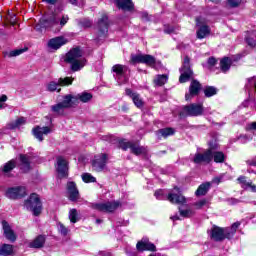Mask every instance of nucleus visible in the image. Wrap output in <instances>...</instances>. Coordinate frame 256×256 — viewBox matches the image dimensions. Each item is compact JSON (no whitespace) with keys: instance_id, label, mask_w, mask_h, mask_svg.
<instances>
[{"instance_id":"052dcab7","label":"nucleus","mask_w":256,"mask_h":256,"mask_svg":"<svg viewBox=\"0 0 256 256\" xmlns=\"http://www.w3.org/2000/svg\"><path fill=\"white\" fill-rule=\"evenodd\" d=\"M171 221H179V215L178 214H175L174 216H171L170 217Z\"/></svg>"},{"instance_id":"4468645a","label":"nucleus","mask_w":256,"mask_h":256,"mask_svg":"<svg viewBox=\"0 0 256 256\" xmlns=\"http://www.w3.org/2000/svg\"><path fill=\"white\" fill-rule=\"evenodd\" d=\"M105 165H107V154H98L94 157L92 161V167L94 171L98 173L105 169Z\"/></svg>"},{"instance_id":"4be33fe9","label":"nucleus","mask_w":256,"mask_h":256,"mask_svg":"<svg viewBox=\"0 0 256 256\" xmlns=\"http://www.w3.org/2000/svg\"><path fill=\"white\" fill-rule=\"evenodd\" d=\"M126 95L132 99L135 107L138 109H143L145 106V102L143 101V98H141V95L137 92H132L131 89H126Z\"/></svg>"},{"instance_id":"bf43d9fd","label":"nucleus","mask_w":256,"mask_h":256,"mask_svg":"<svg viewBox=\"0 0 256 256\" xmlns=\"http://www.w3.org/2000/svg\"><path fill=\"white\" fill-rule=\"evenodd\" d=\"M9 21H10V23H11L12 25H16V23H17V17H16L15 15H12V16L10 17Z\"/></svg>"},{"instance_id":"9b49d317","label":"nucleus","mask_w":256,"mask_h":256,"mask_svg":"<svg viewBox=\"0 0 256 256\" xmlns=\"http://www.w3.org/2000/svg\"><path fill=\"white\" fill-rule=\"evenodd\" d=\"M121 205L119 201L96 203L93 204V209L96 211H101L102 213H113Z\"/></svg>"},{"instance_id":"3c124183","label":"nucleus","mask_w":256,"mask_h":256,"mask_svg":"<svg viewBox=\"0 0 256 256\" xmlns=\"http://www.w3.org/2000/svg\"><path fill=\"white\" fill-rule=\"evenodd\" d=\"M7 101V95H2L1 97H0V110L1 109H5V107H6V104H5V102Z\"/></svg>"},{"instance_id":"2eb2a0df","label":"nucleus","mask_w":256,"mask_h":256,"mask_svg":"<svg viewBox=\"0 0 256 256\" xmlns=\"http://www.w3.org/2000/svg\"><path fill=\"white\" fill-rule=\"evenodd\" d=\"M67 43H69V39L65 36H58L50 39L47 45L49 49H52V51H57V49H61V47H63V45H67Z\"/></svg>"},{"instance_id":"393cba45","label":"nucleus","mask_w":256,"mask_h":256,"mask_svg":"<svg viewBox=\"0 0 256 256\" xmlns=\"http://www.w3.org/2000/svg\"><path fill=\"white\" fill-rule=\"evenodd\" d=\"M122 149L124 151H127V149H130L134 155H143V153H147V150L144 147L137 146L131 142H126L123 144Z\"/></svg>"},{"instance_id":"473e14b6","label":"nucleus","mask_w":256,"mask_h":256,"mask_svg":"<svg viewBox=\"0 0 256 256\" xmlns=\"http://www.w3.org/2000/svg\"><path fill=\"white\" fill-rule=\"evenodd\" d=\"M209 189H211V183L210 182L203 183L198 187L195 194L197 197L207 195V193L209 192Z\"/></svg>"},{"instance_id":"8fccbe9b","label":"nucleus","mask_w":256,"mask_h":256,"mask_svg":"<svg viewBox=\"0 0 256 256\" xmlns=\"http://www.w3.org/2000/svg\"><path fill=\"white\" fill-rule=\"evenodd\" d=\"M205 205H207V200L205 199L199 200L198 202L194 203V207H196V209H203Z\"/></svg>"},{"instance_id":"0eeeda50","label":"nucleus","mask_w":256,"mask_h":256,"mask_svg":"<svg viewBox=\"0 0 256 256\" xmlns=\"http://www.w3.org/2000/svg\"><path fill=\"white\" fill-rule=\"evenodd\" d=\"M73 107V102H71V94L65 95L63 101L51 106V111L55 115H63L65 109Z\"/></svg>"},{"instance_id":"864d4df0","label":"nucleus","mask_w":256,"mask_h":256,"mask_svg":"<svg viewBox=\"0 0 256 256\" xmlns=\"http://www.w3.org/2000/svg\"><path fill=\"white\" fill-rule=\"evenodd\" d=\"M246 43L250 46V47H256V41L253 38H247L246 39Z\"/></svg>"},{"instance_id":"37998d69","label":"nucleus","mask_w":256,"mask_h":256,"mask_svg":"<svg viewBox=\"0 0 256 256\" xmlns=\"http://www.w3.org/2000/svg\"><path fill=\"white\" fill-rule=\"evenodd\" d=\"M208 145H209V149H207V151H210L212 155L213 153H215V151L219 149V144L217 143V140L210 141Z\"/></svg>"},{"instance_id":"a18cd8bd","label":"nucleus","mask_w":256,"mask_h":256,"mask_svg":"<svg viewBox=\"0 0 256 256\" xmlns=\"http://www.w3.org/2000/svg\"><path fill=\"white\" fill-rule=\"evenodd\" d=\"M241 3H243V0H228L227 1V5L231 9H235V8L239 7V5H241Z\"/></svg>"},{"instance_id":"f8f14e48","label":"nucleus","mask_w":256,"mask_h":256,"mask_svg":"<svg viewBox=\"0 0 256 256\" xmlns=\"http://www.w3.org/2000/svg\"><path fill=\"white\" fill-rule=\"evenodd\" d=\"M131 63H144L149 67H155V63H157V60H155V57L151 55L136 54L131 55Z\"/></svg>"},{"instance_id":"c03bdc74","label":"nucleus","mask_w":256,"mask_h":256,"mask_svg":"<svg viewBox=\"0 0 256 256\" xmlns=\"http://www.w3.org/2000/svg\"><path fill=\"white\" fill-rule=\"evenodd\" d=\"M77 210L76 209H71L69 212V219L71 221V223H77V221H79V219L77 218Z\"/></svg>"},{"instance_id":"6e6552de","label":"nucleus","mask_w":256,"mask_h":256,"mask_svg":"<svg viewBox=\"0 0 256 256\" xmlns=\"http://www.w3.org/2000/svg\"><path fill=\"white\" fill-rule=\"evenodd\" d=\"M189 63V57L186 56L183 61V66L180 68V83H187V81L193 79V70H191V65Z\"/></svg>"},{"instance_id":"338daca9","label":"nucleus","mask_w":256,"mask_h":256,"mask_svg":"<svg viewBox=\"0 0 256 256\" xmlns=\"http://www.w3.org/2000/svg\"><path fill=\"white\" fill-rule=\"evenodd\" d=\"M96 223L99 225L100 223H103V220H101V219H96Z\"/></svg>"},{"instance_id":"9d476101","label":"nucleus","mask_w":256,"mask_h":256,"mask_svg":"<svg viewBox=\"0 0 256 256\" xmlns=\"http://www.w3.org/2000/svg\"><path fill=\"white\" fill-rule=\"evenodd\" d=\"M113 73H116V80L119 85H123V83H127V71H129V67L126 65L116 64L112 67Z\"/></svg>"},{"instance_id":"6e6d98bb","label":"nucleus","mask_w":256,"mask_h":256,"mask_svg":"<svg viewBox=\"0 0 256 256\" xmlns=\"http://www.w3.org/2000/svg\"><path fill=\"white\" fill-rule=\"evenodd\" d=\"M216 63H217V60L214 57H211L208 59V65H210V67L215 66Z\"/></svg>"},{"instance_id":"4d7b16f0","label":"nucleus","mask_w":256,"mask_h":256,"mask_svg":"<svg viewBox=\"0 0 256 256\" xmlns=\"http://www.w3.org/2000/svg\"><path fill=\"white\" fill-rule=\"evenodd\" d=\"M239 141H240L241 143H247V141H249V138H248L246 135H241V136L239 137Z\"/></svg>"},{"instance_id":"c756f323","label":"nucleus","mask_w":256,"mask_h":256,"mask_svg":"<svg viewBox=\"0 0 256 256\" xmlns=\"http://www.w3.org/2000/svg\"><path fill=\"white\" fill-rule=\"evenodd\" d=\"M45 245V236L39 235L32 242L29 243L31 249H41Z\"/></svg>"},{"instance_id":"f3484780","label":"nucleus","mask_w":256,"mask_h":256,"mask_svg":"<svg viewBox=\"0 0 256 256\" xmlns=\"http://www.w3.org/2000/svg\"><path fill=\"white\" fill-rule=\"evenodd\" d=\"M199 91H201V83H199L197 80H192L190 83L189 92L185 95L186 101H191L193 97L199 95Z\"/></svg>"},{"instance_id":"69168bd1","label":"nucleus","mask_w":256,"mask_h":256,"mask_svg":"<svg viewBox=\"0 0 256 256\" xmlns=\"http://www.w3.org/2000/svg\"><path fill=\"white\" fill-rule=\"evenodd\" d=\"M71 5H77V0H70Z\"/></svg>"},{"instance_id":"e433bc0d","label":"nucleus","mask_w":256,"mask_h":256,"mask_svg":"<svg viewBox=\"0 0 256 256\" xmlns=\"http://www.w3.org/2000/svg\"><path fill=\"white\" fill-rule=\"evenodd\" d=\"M25 123H27V120L23 117H20L9 124V129H19V127H23Z\"/></svg>"},{"instance_id":"7ed1b4c3","label":"nucleus","mask_w":256,"mask_h":256,"mask_svg":"<svg viewBox=\"0 0 256 256\" xmlns=\"http://www.w3.org/2000/svg\"><path fill=\"white\" fill-rule=\"evenodd\" d=\"M154 195L159 201L167 199V201H170V203H176V205H183L186 202L185 196L181 195L179 188H174V191L168 195L165 194L164 190H157Z\"/></svg>"},{"instance_id":"a19ab883","label":"nucleus","mask_w":256,"mask_h":256,"mask_svg":"<svg viewBox=\"0 0 256 256\" xmlns=\"http://www.w3.org/2000/svg\"><path fill=\"white\" fill-rule=\"evenodd\" d=\"M217 91V88L208 86L204 89V95L205 97H213L214 95H217Z\"/></svg>"},{"instance_id":"20e7f679","label":"nucleus","mask_w":256,"mask_h":256,"mask_svg":"<svg viewBox=\"0 0 256 256\" xmlns=\"http://www.w3.org/2000/svg\"><path fill=\"white\" fill-rule=\"evenodd\" d=\"M24 207L33 213L35 217L41 215V211H43V204L41 203V199L39 195L33 193L29 196V198L24 202Z\"/></svg>"},{"instance_id":"f704fd0d","label":"nucleus","mask_w":256,"mask_h":256,"mask_svg":"<svg viewBox=\"0 0 256 256\" xmlns=\"http://www.w3.org/2000/svg\"><path fill=\"white\" fill-rule=\"evenodd\" d=\"M231 59L229 57H225L220 61V69L223 73H227L229 69H231Z\"/></svg>"},{"instance_id":"49530a36","label":"nucleus","mask_w":256,"mask_h":256,"mask_svg":"<svg viewBox=\"0 0 256 256\" xmlns=\"http://www.w3.org/2000/svg\"><path fill=\"white\" fill-rule=\"evenodd\" d=\"M58 231L60 234L63 235V237L67 236V234L69 233V229L67 227H65V225H63V223H58Z\"/></svg>"},{"instance_id":"c9c22d12","label":"nucleus","mask_w":256,"mask_h":256,"mask_svg":"<svg viewBox=\"0 0 256 256\" xmlns=\"http://www.w3.org/2000/svg\"><path fill=\"white\" fill-rule=\"evenodd\" d=\"M0 255H2V256H11V255H13V245L3 244L0 247Z\"/></svg>"},{"instance_id":"4c0bfd02","label":"nucleus","mask_w":256,"mask_h":256,"mask_svg":"<svg viewBox=\"0 0 256 256\" xmlns=\"http://www.w3.org/2000/svg\"><path fill=\"white\" fill-rule=\"evenodd\" d=\"M212 159L215 163H225V154L221 151H215L212 153Z\"/></svg>"},{"instance_id":"b1692460","label":"nucleus","mask_w":256,"mask_h":256,"mask_svg":"<svg viewBox=\"0 0 256 256\" xmlns=\"http://www.w3.org/2000/svg\"><path fill=\"white\" fill-rule=\"evenodd\" d=\"M137 251H157L155 244L151 243L148 238H142L136 244Z\"/></svg>"},{"instance_id":"09e8293b","label":"nucleus","mask_w":256,"mask_h":256,"mask_svg":"<svg viewBox=\"0 0 256 256\" xmlns=\"http://www.w3.org/2000/svg\"><path fill=\"white\" fill-rule=\"evenodd\" d=\"M179 213L181 217H191V215H193V210L191 209L182 210L181 208H179Z\"/></svg>"},{"instance_id":"a878e982","label":"nucleus","mask_w":256,"mask_h":256,"mask_svg":"<svg viewBox=\"0 0 256 256\" xmlns=\"http://www.w3.org/2000/svg\"><path fill=\"white\" fill-rule=\"evenodd\" d=\"M33 135L38 139V141H43V135H49L51 133V128L45 126V127H40L37 126L33 130Z\"/></svg>"},{"instance_id":"7c9ffc66","label":"nucleus","mask_w":256,"mask_h":256,"mask_svg":"<svg viewBox=\"0 0 256 256\" xmlns=\"http://www.w3.org/2000/svg\"><path fill=\"white\" fill-rule=\"evenodd\" d=\"M211 34V29L207 25H202L196 32L197 39H205Z\"/></svg>"},{"instance_id":"bb28decb","label":"nucleus","mask_w":256,"mask_h":256,"mask_svg":"<svg viewBox=\"0 0 256 256\" xmlns=\"http://www.w3.org/2000/svg\"><path fill=\"white\" fill-rule=\"evenodd\" d=\"M98 30L100 35H105L109 31V18L107 15H102L101 19L98 21Z\"/></svg>"},{"instance_id":"58836bf2","label":"nucleus","mask_w":256,"mask_h":256,"mask_svg":"<svg viewBox=\"0 0 256 256\" xmlns=\"http://www.w3.org/2000/svg\"><path fill=\"white\" fill-rule=\"evenodd\" d=\"M67 23H69V15L63 14L58 20V31H61V29H63Z\"/></svg>"},{"instance_id":"c85d7f7f","label":"nucleus","mask_w":256,"mask_h":256,"mask_svg":"<svg viewBox=\"0 0 256 256\" xmlns=\"http://www.w3.org/2000/svg\"><path fill=\"white\" fill-rule=\"evenodd\" d=\"M238 181L244 189H250L252 193H256V185H254L252 181H247L245 176H240Z\"/></svg>"},{"instance_id":"79ce46f5","label":"nucleus","mask_w":256,"mask_h":256,"mask_svg":"<svg viewBox=\"0 0 256 256\" xmlns=\"http://www.w3.org/2000/svg\"><path fill=\"white\" fill-rule=\"evenodd\" d=\"M82 181H84V183H96L97 178H95L90 173H83L82 174Z\"/></svg>"},{"instance_id":"de8ad7c7","label":"nucleus","mask_w":256,"mask_h":256,"mask_svg":"<svg viewBox=\"0 0 256 256\" xmlns=\"http://www.w3.org/2000/svg\"><path fill=\"white\" fill-rule=\"evenodd\" d=\"M27 49H16L12 50L9 53V57H19V55H22V53H25Z\"/></svg>"},{"instance_id":"0e129e2a","label":"nucleus","mask_w":256,"mask_h":256,"mask_svg":"<svg viewBox=\"0 0 256 256\" xmlns=\"http://www.w3.org/2000/svg\"><path fill=\"white\" fill-rule=\"evenodd\" d=\"M196 25L197 27H201V22L199 21V18L196 19Z\"/></svg>"},{"instance_id":"774afa93","label":"nucleus","mask_w":256,"mask_h":256,"mask_svg":"<svg viewBox=\"0 0 256 256\" xmlns=\"http://www.w3.org/2000/svg\"><path fill=\"white\" fill-rule=\"evenodd\" d=\"M128 256H136L135 253H128Z\"/></svg>"},{"instance_id":"aec40b11","label":"nucleus","mask_w":256,"mask_h":256,"mask_svg":"<svg viewBox=\"0 0 256 256\" xmlns=\"http://www.w3.org/2000/svg\"><path fill=\"white\" fill-rule=\"evenodd\" d=\"M17 167V160L12 159L0 167V175L11 177V172Z\"/></svg>"},{"instance_id":"f257e3e1","label":"nucleus","mask_w":256,"mask_h":256,"mask_svg":"<svg viewBox=\"0 0 256 256\" xmlns=\"http://www.w3.org/2000/svg\"><path fill=\"white\" fill-rule=\"evenodd\" d=\"M241 227V222H235L231 225V227L221 228L219 226H213L209 231V236L212 241H225V239L231 240L235 237V233H237V229Z\"/></svg>"},{"instance_id":"f03ea898","label":"nucleus","mask_w":256,"mask_h":256,"mask_svg":"<svg viewBox=\"0 0 256 256\" xmlns=\"http://www.w3.org/2000/svg\"><path fill=\"white\" fill-rule=\"evenodd\" d=\"M65 63H69L72 71H81L87 65V58H85L83 50L79 47L72 48L66 53L64 58Z\"/></svg>"},{"instance_id":"5701e85b","label":"nucleus","mask_w":256,"mask_h":256,"mask_svg":"<svg viewBox=\"0 0 256 256\" xmlns=\"http://www.w3.org/2000/svg\"><path fill=\"white\" fill-rule=\"evenodd\" d=\"M59 19H61L59 14H53L44 21V27L54 29V31H59Z\"/></svg>"},{"instance_id":"13d9d810","label":"nucleus","mask_w":256,"mask_h":256,"mask_svg":"<svg viewBox=\"0 0 256 256\" xmlns=\"http://www.w3.org/2000/svg\"><path fill=\"white\" fill-rule=\"evenodd\" d=\"M82 25L84 26V27H91V25H93V22H91L90 20H84L83 22H82Z\"/></svg>"},{"instance_id":"680f3d73","label":"nucleus","mask_w":256,"mask_h":256,"mask_svg":"<svg viewBox=\"0 0 256 256\" xmlns=\"http://www.w3.org/2000/svg\"><path fill=\"white\" fill-rule=\"evenodd\" d=\"M164 31H165V33H173L175 31V29H173V28H166Z\"/></svg>"},{"instance_id":"5fc2aeb1","label":"nucleus","mask_w":256,"mask_h":256,"mask_svg":"<svg viewBox=\"0 0 256 256\" xmlns=\"http://www.w3.org/2000/svg\"><path fill=\"white\" fill-rule=\"evenodd\" d=\"M247 165H249L250 167H256V156L250 160L246 161Z\"/></svg>"},{"instance_id":"e2e57ef3","label":"nucleus","mask_w":256,"mask_h":256,"mask_svg":"<svg viewBox=\"0 0 256 256\" xmlns=\"http://www.w3.org/2000/svg\"><path fill=\"white\" fill-rule=\"evenodd\" d=\"M46 2L50 5H55L57 3V0H46Z\"/></svg>"},{"instance_id":"cd10ccee","label":"nucleus","mask_w":256,"mask_h":256,"mask_svg":"<svg viewBox=\"0 0 256 256\" xmlns=\"http://www.w3.org/2000/svg\"><path fill=\"white\" fill-rule=\"evenodd\" d=\"M115 3L122 11H133V0H115Z\"/></svg>"},{"instance_id":"39448f33","label":"nucleus","mask_w":256,"mask_h":256,"mask_svg":"<svg viewBox=\"0 0 256 256\" xmlns=\"http://www.w3.org/2000/svg\"><path fill=\"white\" fill-rule=\"evenodd\" d=\"M203 104L202 103H192L183 106L180 111V117H200L203 115Z\"/></svg>"},{"instance_id":"6ab92c4d","label":"nucleus","mask_w":256,"mask_h":256,"mask_svg":"<svg viewBox=\"0 0 256 256\" xmlns=\"http://www.w3.org/2000/svg\"><path fill=\"white\" fill-rule=\"evenodd\" d=\"M66 193L70 201H77L79 199V189H77L75 182L70 181L67 183Z\"/></svg>"},{"instance_id":"72a5a7b5","label":"nucleus","mask_w":256,"mask_h":256,"mask_svg":"<svg viewBox=\"0 0 256 256\" xmlns=\"http://www.w3.org/2000/svg\"><path fill=\"white\" fill-rule=\"evenodd\" d=\"M156 135L158 137H163L164 139H167V137H171V135H175V129L174 128H162L156 132Z\"/></svg>"},{"instance_id":"423d86ee","label":"nucleus","mask_w":256,"mask_h":256,"mask_svg":"<svg viewBox=\"0 0 256 256\" xmlns=\"http://www.w3.org/2000/svg\"><path fill=\"white\" fill-rule=\"evenodd\" d=\"M68 85H73L72 77L59 78L58 80H52L46 84V91L49 93L61 92L59 87H68Z\"/></svg>"},{"instance_id":"1a4fd4ad","label":"nucleus","mask_w":256,"mask_h":256,"mask_svg":"<svg viewBox=\"0 0 256 256\" xmlns=\"http://www.w3.org/2000/svg\"><path fill=\"white\" fill-rule=\"evenodd\" d=\"M56 171L60 179L69 177V163L62 156L56 158Z\"/></svg>"},{"instance_id":"ea45409f","label":"nucleus","mask_w":256,"mask_h":256,"mask_svg":"<svg viewBox=\"0 0 256 256\" xmlns=\"http://www.w3.org/2000/svg\"><path fill=\"white\" fill-rule=\"evenodd\" d=\"M167 75H158L154 79L155 85H158L159 87H162V85H165L167 83Z\"/></svg>"},{"instance_id":"a211bd4d","label":"nucleus","mask_w":256,"mask_h":256,"mask_svg":"<svg viewBox=\"0 0 256 256\" xmlns=\"http://www.w3.org/2000/svg\"><path fill=\"white\" fill-rule=\"evenodd\" d=\"M2 229L4 231V237L10 241V243L17 241V234H15V231H13L9 223L5 220L2 221Z\"/></svg>"},{"instance_id":"412c9836","label":"nucleus","mask_w":256,"mask_h":256,"mask_svg":"<svg viewBox=\"0 0 256 256\" xmlns=\"http://www.w3.org/2000/svg\"><path fill=\"white\" fill-rule=\"evenodd\" d=\"M210 161H213L211 150H206L204 153H196L193 158V162L196 164L209 163Z\"/></svg>"},{"instance_id":"2f4dec72","label":"nucleus","mask_w":256,"mask_h":256,"mask_svg":"<svg viewBox=\"0 0 256 256\" xmlns=\"http://www.w3.org/2000/svg\"><path fill=\"white\" fill-rule=\"evenodd\" d=\"M20 169L23 173H27V171H29V169H31V164L29 162V156L27 155H20Z\"/></svg>"},{"instance_id":"603ef678","label":"nucleus","mask_w":256,"mask_h":256,"mask_svg":"<svg viewBox=\"0 0 256 256\" xmlns=\"http://www.w3.org/2000/svg\"><path fill=\"white\" fill-rule=\"evenodd\" d=\"M246 131H256V122H252L246 126Z\"/></svg>"},{"instance_id":"ddd939ff","label":"nucleus","mask_w":256,"mask_h":256,"mask_svg":"<svg viewBox=\"0 0 256 256\" xmlns=\"http://www.w3.org/2000/svg\"><path fill=\"white\" fill-rule=\"evenodd\" d=\"M27 195V189L23 186L8 188L6 191V197L8 199H21Z\"/></svg>"},{"instance_id":"dca6fc26","label":"nucleus","mask_w":256,"mask_h":256,"mask_svg":"<svg viewBox=\"0 0 256 256\" xmlns=\"http://www.w3.org/2000/svg\"><path fill=\"white\" fill-rule=\"evenodd\" d=\"M70 98H71V102H72V106H73V105H77V103H79V101L81 103H89V101H91L93 99V94L89 93V92H82L77 95L70 94Z\"/></svg>"}]
</instances>
